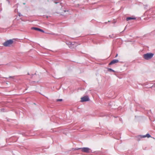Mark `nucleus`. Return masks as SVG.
<instances>
[{"label":"nucleus","mask_w":155,"mask_h":155,"mask_svg":"<svg viewBox=\"0 0 155 155\" xmlns=\"http://www.w3.org/2000/svg\"><path fill=\"white\" fill-rule=\"evenodd\" d=\"M62 101V99H57V101Z\"/></svg>","instance_id":"12"},{"label":"nucleus","mask_w":155,"mask_h":155,"mask_svg":"<svg viewBox=\"0 0 155 155\" xmlns=\"http://www.w3.org/2000/svg\"><path fill=\"white\" fill-rule=\"evenodd\" d=\"M39 31L41 32H43V33L44 32V31L40 29V28H39Z\"/></svg>","instance_id":"11"},{"label":"nucleus","mask_w":155,"mask_h":155,"mask_svg":"<svg viewBox=\"0 0 155 155\" xmlns=\"http://www.w3.org/2000/svg\"><path fill=\"white\" fill-rule=\"evenodd\" d=\"M13 43V41L11 39L7 40L4 42L3 45L5 47L9 46L12 45Z\"/></svg>","instance_id":"2"},{"label":"nucleus","mask_w":155,"mask_h":155,"mask_svg":"<svg viewBox=\"0 0 155 155\" xmlns=\"http://www.w3.org/2000/svg\"><path fill=\"white\" fill-rule=\"evenodd\" d=\"M117 56H118V54H116V56H115V58H116V57H117Z\"/></svg>","instance_id":"13"},{"label":"nucleus","mask_w":155,"mask_h":155,"mask_svg":"<svg viewBox=\"0 0 155 155\" xmlns=\"http://www.w3.org/2000/svg\"><path fill=\"white\" fill-rule=\"evenodd\" d=\"M151 137L150 135L148 134H147L146 135L143 136V137H147L148 138H149Z\"/></svg>","instance_id":"8"},{"label":"nucleus","mask_w":155,"mask_h":155,"mask_svg":"<svg viewBox=\"0 0 155 155\" xmlns=\"http://www.w3.org/2000/svg\"><path fill=\"white\" fill-rule=\"evenodd\" d=\"M136 19V18L135 17H130L127 18H126V20L127 21H128L130 20H135Z\"/></svg>","instance_id":"7"},{"label":"nucleus","mask_w":155,"mask_h":155,"mask_svg":"<svg viewBox=\"0 0 155 155\" xmlns=\"http://www.w3.org/2000/svg\"><path fill=\"white\" fill-rule=\"evenodd\" d=\"M108 70L109 71H114V70H113L112 69H111V68H109L108 69Z\"/></svg>","instance_id":"10"},{"label":"nucleus","mask_w":155,"mask_h":155,"mask_svg":"<svg viewBox=\"0 0 155 155\" xmlns=\"http://www.w3.org/2000/svg\"><path fill=\"white\" fill-rule=\"evenodd\" d=\"M153 55L154 54L153 53H147L143 55V58L146 60H149L151 58Z\"/></svg>","instance_id":"1"},{"label":"nucleus","mask_w":155,"mask_h":155,"mask_svg":"<svg viewBox=\"0 0 155 155\" xmlns=\"http://www.w3.org/2000/svg\"><path fill=\"white\" fill-rule=\"evenodd\" d=\"M81 149L82 150V151L86 153H88L90 150L89 148L87 147H84Z\"/></svg>","instance_id":"5"},{"label":"nucleus","mask_w":155,"mask_h":155,"mask_svg":"<svg viewBox=\"0 0 155 155\" xmlns=\"http://www.w3.org/2000/svg\"><path fill=\"white\" fill-rule=\"evenodd\" d=\"M69 43H70V44L69 45V47L71 48H75L77 45V44L75 42H69Z\"/></svg>","instance_id":"4"},{"label":"nucleus","mask_w":155,"mask_h":155,"mask_svg":"<svg viewBox=\"0 0 155 155\" xmlns=\"http://www.w3.org/2000/svg\"><path fill=\"white\" fill-rule=\"evenodd\" d=\"M81 102H84L85 101H89V98L88 96H84L83 97L81 98Z\"/></svg>","instance_id":"3"},{"label":"nucleus","mask_w":155,"mask_h":155,"mask_svg":"<svg viewBox=\"0 0 155 155\" xmlns=\"http://www.w3.org/2000/svg\"><path fill=\"white\" fill-rule=\"evenodd\" d=\"M32 29H34L35 30H37V31H38L39 30V28H35V27H33L32 28Z\"/></svg>","instance_id":"9"},{"label":"nucleus","mask_w":155,"mask_h":155,"mask_svg":"<svg viewBox=\"0 0 155 155\" xmlns=\"http://www.w3.org/2000/svg\"><path fill=\"white\" fill-rule=\"evenodd\" d=\"M119 61L117 59H114L112 60L109 64V65H110L116 63L118 62Z\"/></svg>","instance_id":"6"}]
</instances>
